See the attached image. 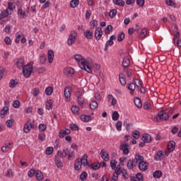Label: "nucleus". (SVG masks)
Returning <instances> with one entry per match:
<instances>
[{
    "label": "nucleus",
    "instance_id": "1",
    "mask_svg": "<svg viewBox=\"0 0 181 181\" xmlns=\"http://www.w3.org/2000/svg\"><path fill=\"white\" fill-rule=\"evenodd\" d=\"M74 59L78 63L79 67L81 69V70H85V71H87V73H93L91 64L90 62L86 61L83 56L81 54H76L74 56Z\"/></svg>",
    "mask_w": 181,
    "mask_h": 181
},
{
    "label": "nucleus",
    "instance_id": "2",
    "mask_svg": "<svg viewBox=\"0 0 181 181\" xmlns=\"http://www.w3.org/2000/svg\"><path fill=\"white\" fill-rule=\"evenodd\" d=\"M32 73H33V64L32 62L23 67V74L25 78H29Z\"/></svg>",
    "mask_w": 181,
    "mask_h": 181
},
{
    "label": "nucleus",
    "instance_id": "3",
    "mask_svg": "<svg viewBox=\"0 0 181 181\" xmlns=\"http://www.w3.org/2000/svg\"><path fill=\"white\" fill-rule=\"evenodd\" d=\"M156 119L157 122L168 121L169 119V115L165 111H160L156 115Z\"/></svg>",
    "mask_w": 181,
    "mask_h": 181
},
{
    "label": "nucleus",
    "instance_id": "4",
    "mask_svg": "<svg viewBox=\"0 0 181 181\" xmlns=\"http://www.w3.org/2000/svg\"><path fill=\"white\" fill-rule=\"evenodd\" d=\"M129 144L127 141H122L120 144V151H122L124 155H128L129 153Z\"/></svg>",
    "mask_w": 181,
    "mask_h": 181
},
{
    "label": "nucleus",
    "instance_id": "5",
    "mask_svg": "<svg viewBox=\"0 0 181 181\" xmlns=\"http://www.w3.org/2000/svg\"><path fill=\"white\" fill-rule=\"evenodd\" d=\"M35 128V124H33L30 120L26 122V123L24 125L23 131L25 134H29L30 132V129Z\"/></svg>",
    "mask_w": 181,
    "mask_h": 181
},
{
    "label": "nucleus",
    "instance_id": "6",
    "mask_svg": "<svg viewBox=\"0 0 181 181\" xmlns=\"http://www.w3.org/2000/svg\"><path fill=\"white\" fill-rule=\"evenodd\" d=\"M131 181H144V175L141 173H138L136 175H132L130 176Z\"/></svg>",
    "mask_w": 181,
    "mask_h": 181
},
{
    "label": "nucleus",
    "instance_id": "7",
    "mask_svg": "<svg viewBox=\"0 0 181 181\" xmlns=\"http://www.w3.org/2000/svg\"><path fill=\"white\" fill-rule=\"evenodd\" d=\"M148 166H149V163L146 161L139 163V169L141 172H146L148 170Z\"/></svg>",
    "mask_w": 181,
    "mask_h": 181
},
{
    "label": "nucleus",
    "instance_id": "8",
    "mask_svg": "<svg viewBox=\"0 0 181 181\" xmlns=\"http://www.w3.org/2000/svg\"><path fill=\"white\" fill-rule=\"evenodd\" d=\"M70 152V150L69 148H64L63 151H57V156L61 158V159H63V158H66L67 155H69V153Z\"/></svg>",
    "mask_w": 181,
    "mask_h": 181
},
{
    "label": "nucleus",
    "instance_id": "9",
    "mask_svg": "<svg viewBox=\"0 0 181 181\" xmlns=\"http://www.w3.org/2000/svg\"><path fill=\"white\" fill-rule=\"evenodd\" d=\"M62 158L58 155L54 157V163L58 169L63 168V162H62Z\"/></svg>",
    "mask_w": 181,
    "mask_h": 181
},
{
    "label": "nucleus",
    "instance_id": "10",
    "mask_svg": "<svg viewBox=\"0 0 181 181\" xmlns=\"http://www.w3.org/2000/svg\"><path fill=\"white\" fill-rule=\"evenodd\" d=\"M88 156H87V154H84L81 158H80V162L81 164L83 166H90V163H88Z\"/></svg>",
    "mask_w": 181,
    "mask_h": 181
},
{
    "label": "nucleus",
    "instance_id": "11",
    "mask_svg": "<svg viewBox=\"0 0 181 181\" xmlns=\"http://www.w3.org/2000/svg\"><path fill=\"white\" fill-rule=\"evenodd\" d=\"M95 37L96 40H100L103 37V30L98 27L95 30Z\"/></svg>",
    "mask_w": 181,
    "mask_h": 181
},
{
    "label": "nucleus",
    "instance_id": "12",
    "mask_svg": "<svg viewBox=\"0 0 181 181\" xmlns=\"http://www.w3.org/2000/svg\"><path fill=\"white\" fill-rule=\"evenodd\" d=\"M142 141H144V142H145L146 144H149L151 142H152V136H151V134H148V133H145L142 135V138H141Z\"/></svg>",
    "mask_w": 181,
    "mask_h": 181
},
{
    "label": "nucleus",
    "instance_id": "13",
    "mask_svg": "<svg viewBox=\"0 0 181 181\" xmlns=\"http://www.w3.org/2000/svg\"><path fill=\"white\" fill-rule=\"evenodd\" d=\"M100 156L105 162H108V160H110V155L105 151V149L101 150Z\"/></svg>",
    "mask_w": 181,
    "mask_h": 181
},
{
    "label": "nucleus",
    "instance_id": "14",
    "mask_svg": "<svg viewBox=\"0 0 181 181\" xmlns=\"http://www.w3.org/2000/svg\"><path fill=\"white\" fill-rule=\"evenodd\" d=\"M64 74L68 77H71V76L74 74V69L71 67L65 68L64 70Z\"/></svg>",
    "mask_w": 181,
    "mask_h": 181
},
{
    "label": "nucleus",
    "instance_id": "15",
    "mask_svg": "<svg viewBox=\"0 0 181 181\" xmlns=\"http://www.w3.org/2000/svg\"><path fill=\"white\" fill-rule=\"evenodd\" d=\"M165 158V153L162 151H158L154 157L155 160L159 161Z\"/></svg>",
    "mask_w": 181,
    "mask_h": 181
},
{
    "label": "nucleus",
    "instance_id": "16",
    "mask_svg": "<svg viewBox=\"0 0 181 181\" xmlns=\"http://www.w3.org/2000/svg\"><path fill=\"white\" fill-rule=\"evenodd\" d=\"M16 64L18 69H23V67H25V66H23L25 64V59L23 58L17 59Z\"/></svg>",
    "mask_w": 181,
    "mask_h": 181
},
{
    "label": "nucleus",
    "instance_id": "17",
    "mask_svg": "<svg viewBox=\"0 0 181 181\" xmlns=\"http://www.w3.org/2000/svg\"><path fill=\"white\" fill-rule=\"evenodd\" d=\"M64 93V97H65L66 101L67 102L70 101V98H71V93H70V88H65Z\"/></svg>",
    "mask_w": 181,
    "mask_h": 181
},
{
    "label": "nucleus",
    "instance_id": "18",
    "mask_svg": "<svg viewBox=\"0 0 181 181\" xmlns=\"http://www.w3.org/2000/svg\"><path fill=\"white\" fill-rule=\"evenodd\" d=\"M47 59L49 63H53V59H54V52L53 50L49 49L47 52Z\"/></svg>",
    "mask_w": 181,
    "mask_h": 181
},
{
    "label": "nucleus",
    "instance_id": "19",
    "mask_svg": "<svg viewBox=\"0 0 181 181\" xmlns=\"http://www.w3.org/2000/svg\"><path fill=\"white\" fill-rule=\"evenodd\" d=\"M175 146H176V143L174 141H170L168 144V150L170 152H173L175 151Z\"/></svg>",
    "mask_w": 181,
    "mask_h": 181
},
{
    "label": "nucleus",
    "instance_id": "20",
    "mask_svg": "<svg viewBox=\"0 0 181 181\" xmlns=\"http://www.w3.org/2000/svg\"><path fill=\"white\" fill-rule=\"evenodd\" d=\"M127 166L129 170H132L135 166V159L129 160Z\"/></svg>",
    "mask_w": 181,
    "mask_h": 181
},
{
    "label": "nucleus",
    "instance_id": "21",
    "mask_svg": "<svg viewBox=\"0 0 181 181\" xmlns=\"http://www.w3.org/2000/svg\"><path fill=\"white\" fill-rule=\"evenodd\" d=\"M107 100L108 102L110 103V105H115V104H117V99H115L112 95H108Z\"/></svg>",
    "mask_w": 181,
    "mask_h": 181
},
{
    "label": "nucleus",
    "instance_id": "22",
    "mask_svg": "<svg viewBox=\"0 0 181 181\" xmlns=\"http://www.w3.org/2000/svg\"><path fill=\"white\" fill-rule=\"evenodd\" d=\"M127 88L130 91V94H134L135 89L136 88V86L134 83H131L128 84Z\"/></svg>",
    "mask_w": 181,
    "mask_h": 181
},
{
    "label": "nucleus",
    "instance_id": "23",
    "mask_svg": "<svg viewBox=\"0 0 181 181\" xmlns=\"http://www.w3.org/2000/svg\"><path fill=\"white\" fill-rule=\"evenodd\" d=\"M70 132L71 131L69 129H66L65 130H61L59 134V138H64V136H66V135H69Z\"/></svg>",
    "mask_w": 181,
    "mask_h": 181
},
{
    "label": "nucleus",
    "instance_id": "24",
    "mask_svg": "<svg viewBox=\"0 0 181 181\" xmlns=\"http://www.w3.org/2000/svg\"><path fill=\"white\" fill-rule=\"evenodd\" d=\"M9 16V11L7 9L3 10L0 13V20L4 19V18H8Z\"/></svg>",
    "mask_w": 181,
    "mask_h": 181
},
{
    "label": "nucleus",
    "instance_id": "25",
    "mask_svg": "<svg viewBox=\"0 0 181 181\" xmlns=\"http://www.w3.org/2000/svg\"><path fill=\"white\" fill-rule=\"evenodd\" d=\"M134 103L137 108H142V102L139 98H134Z\"/></svg>",
    "mask_w": 181,
    "mask_h": 181
},
{
    "label": "nucleus",
    "instance_id": "26",
    "mask_svg": "<svg viewBox=\"0 0 181 181\" xmlns=\"http://www.w3.org/2000/svg\"><path fill=\"white\" fill-rule=\"evenodd\" d=\"M74 169L75 170H80L81 169V166H83V165H81V163L80 161V158H78L74 163Z\"/></svg>",
    "mask_w": 181,
    "mask_h": 181
},
{
    "label": "nucleus",
    "instance_id": "27",
    "mask_svg": "<svg viewBox=\"0 0 181 181\" xmlns=\"http://www.w3.org/2000/svg\"><path fill=\"white\" fill-rule=\"evenodd\" d=\"M144 156L139 155V154H136L135 156V162H136V163H141L142 162H145V160H144Z\"/></svg>",
    "mask_w": 181,
    "mask_h": 181
},
{
    "label": "nucleus",
    "instance_id": "28",
    "mask_svg": "<svg viewBox=\"0 0 181 181\" xmlns=\"http://www.w3.org/2000/svg\"><path fill=\"white\" fill-rule=\"evenodd\" d=\"M119 80L120 81V84H122V86L127 85V81L125 80V78H124V74L120 73L119 74Z\"/></svg>",
    "mask_w": 181,
    "mask_h": 181
},
{
    "label": "nucleus",
    "instance_id": "29",
    "mask_svg": "<svg viewBox=\"0 0 181 181\" xmlns=\"http://www.w3.org/2000/svg\"><path fill=\"white\" fill-rule=\"evenodd\" d=\"M9 111V107L7 106H5L3 107V109L0 111V115L1 118H5V114Z\"/></svg>",
    "mask_w": 181,
    "mask_h": 181
},
{
    "label": "nucleus",
    "instance_id": "30",
    "mask_svg": "<svg viewBox=\"0 0 181 181\" xmlns=\"http://www.w3.org/2000/svg\"><path fill=\"white\" fill-rule=\"evenodd\" d=\"M83 35L86 39H92L93 38V32H91L90 30H86Z\"/></svg>",
    "mask_w": 181,
    "mask_h": 181
},
{
    "label": "nucleus",
    "instance_id": "31",
    "mask_svg": "<svg viewBox=\"0 0 181 181\" xmlns=\"http://www.w3.org/2000/svg\"><path fill=\"white\" fill-rule=\"evenodd\" d=\"M18 15L21 19H24L25 16H26V12L23 11L22 8H19L18 10Z\"/></svg>",
    "mask_w": 181,
    "mask_h": 181
},
{
    "label": "nucleus",
    "instance_id": "32",
    "mask_svg": "<svg viewBox=\"0 0 181 181\" xmlns=\"http://www.w3.org/2000/svg\"><path fill=\"white\" fill-rule=\"evenodd\" d=\"M80 110V107L77 105H72L71 107V111L73 112V114H74L75 115H78V111Z\"/></svg>",
    "mask_w": 181,
    "mask_h": 181
},
{
    "label": "nucleus",
    "instance_id": "33",
    "mask_svg": "<svg viewBox=\"0 0 181 181\" xmlns=\"http://www.w3.org/2000/svg\"><path fill=\"white\" fill-rule=\"evenodd\" d=\"M153 177H155V179H159L160 177H162V171L160 170H156L153 173Z\"/></svg>",
    "mask_w": 181,
    "mask_h": 181
},
{
    "label": "nucleus",
    "instance_id": "34",
    "mask_svg": "<svg viewBox=\"0 0 181 181\" xmlns=\"http://www.w3.org/2000/svg\"><path fill=\"white\" fill-rule=\"evenodd\" d=\"M90 118H91V116H89V115H81V119L83 122H88V121H90Z\"/></svg>",
    "mask_w": 181,
    "mask_h": 181
},
{
    "label": "nucleus",
    "instance_id": "35",
    "mask_svg": "<svg viewBox=\"0 0 181 181\" xmlns=\"http://www.w3.org/2000/svg\"><path fill=\"white\" fill-rule=\"evenodd\" d=\"M35 173V176L37 180H43V174H42V172L40 170H37Z\"/></svg>",
    "mask_w": 181,
    "mask_h": 181
},
{
    "label": "nucleus",
    "instance_id": "36",
    "mask_svg": "<svg viewBox=\"0 0 181 181\" xmlns=\"http://www.w3.org/2000/svg\"><path fill=\"white\" fill-rule=\"evenodd\" d=\"M114 5H118L119 6H124L125 5V2L124 0H113Z\"/></svg>",
    "mask_w": 181,
    "mask_h": 181
},
{
    "label": "nucleus",
    "instance_id": "37",
    "mask_svg": "<svg viewBox=\"0 0 181 181\" xmlns=\"http://www.w3.org/2000/svg\"><path fill=\"white\" fill-rule=\"evenodd\" d=\"M119 118V113H118L117 111H115L112 114V119L113 121H118V119Z\"/></svg>",
    "mask_w": 181,
    "mask_h": 181
},
{
    "label": "nucleus",
    "instance_id": "38",
    "mask_svg": "<svg viewBox=\"0 0 181 181\" xmlns=\"http://www.w3.org/2000/svg\"><path fill=\"white\" fill-rule=\"evenodd\" d=\"M53 105V101L52 100H49L46 102L45 103V108L46 110H52V107Z\"/></svg>",
    "mask_w": 181,
    "mask_h": 181
},
{
    "label": "nucleus",
    "instance_id": "39",
    "mask_svg": "<svg viewBox=\"0 0 181 181\" xmlns=\"http://www.w3.org/2000/svg\"><path fill=\"white\" fill-rule=\"evenodd\" d=\"M38 129H39L40 132H45V131H46V129H47V126L45 124H40L38 126Z\"/></svg>",
    "mask_w": 181,
    "mask_h": 181
},
{
    "label": "nucleus",
    "instance_id": "40",
    "mask_svg": "<svg viewBox=\"0 0 181 181\" xmlns=\"http://www.w3.org/2000/svg\"><path fill=\"white\" fill-rule=\"evenodd\" d=\"M90 107L92 110H95L98 107V103L95 100H92L90 103Z\"/></svg>",
    "mask_w": 181,
    "mask_h": 181
},
{
    "label": "nucleus",
    "instance_id": "41",
    "mask_svg": "<svg viewBox=\"0 0 181 181\" xmlns=\"http://www.w3.org/2000/svg\"><path fill=\"white\" fill-rule=\"evenodd\" d=\"M130 64V62H129V59L127 58H124L122 61V67H128V66H129Z\"/></svg>",
    "mask_w": 181,
    "mask_h": 181
},
{
    "label": "nucleus",
    "instance_id": "42",
    "mask_svg": "<svg viewBox=\"0 0 181 181\" xmlns=\"http://www.w3.org/2000/svg\"><path fill=\"white\" fill-rule=\"evenodd\" d=\"M100 168H101V164H100V163H95L91 165V168L93 170H98Z\"/></svg>",
    "mask_w": 181,
    "mask_h": 181
},
{
    "label": "nucleus",
    "instance_id": "43",
    "mask_svg": "<svg viewBox=\"0 0 181 181\" xmlns=\"http://www.w3.org/2000/svg\"><path fill=\"white\" fill-rule=\"evenodd\" d=\"M74 158H76V153L74 151L68 153V160H74Z\"/></svg>",
    "mask_w": 181,
    "mask_h": 181
},
{
    "label": "nucleus",
    "instance_id": "44",
    "mask_svg": "<svg viewBox=\"0 0 181 181\" xmlns=\"http://www.w3.org/2000/svg\"><path fill=\"white\" fill-rule=\"evenodd\" d=\"M18 86V82L15 81L14 79H11L9 83V87L10 88H15Z\"/></svg>",
    "mask_w": 181,
    "mask_h": 181
},
{
    "label": "nucleus",
    "instance_id": "45",
    "mask_svg": "<svg viewBox=\"0 0 181 181\" xmlns=\"http://www.w3.org/2000/svg\"><path fill=\"white\" fill-rule=\"evenodd\" d=\"M112 45H114V41H111V40H107L105 45V52H107V50H108V47L112 46Z\"/></svg>",
    "mask_w": 181,
    "mask_h": 181
},
{
    "label": "nucleus",
    "instance_id": "46",
    "mask_svg": "<svg viewBox=\"0 0 181 181\" xmlns=\"http://www.w3.org/2000/svg\"><path fill=\"white\" fill-rule=\"evenodd\" d=\"M125 39V34L124 33H120L117 35V41L122 42Z\"/></svg>",
    "mask_w": 181,
    "mask_h": 181
},
{
    "label": "nucleus",
    "instance_id": "47",
    "mask_svg": "<svg viewBox=\"0 0 181 181\" xmlns=\"http://www.w3.org/2000/svg\"><path fill=\"white\" fill-rule=\"evenodd\" d=\"M70 129H71V131H78L80 128L77 124L72 123L70 124Z\"/></svg>",
    "mask_w": 181,
    "mask_h": 181
},
{
    "label": "nucleus",
    "instance_id": "48",
    "mask_svg": "<svg viewBox=\"0 0 181 181\" xmlns=\"http://www.w3.org/2000/svg\"><path fill=\"white\" fill-rule=\"evenodd\" d=\"M71 8H76V6H78V0H71L70 2Z\"/></svg>",
    "mask_w": 181,
    "mask_h": 181
},
{
    "label": "nucleus",
    "instance_id": "49",
    "mask_svg": "<svg viewBox=\"0 0 181 181\" xmlns=\"http://www.w3.org/2000/svg\"><path fill=\"white\" fill-rule=\"evenodd\" d=\"M45 94L46 95H52V94H53V88L47 87L45 89Z\"/></svg>",
    "mask_w": 181,
    "mask_h": 181
},
{
    "label": "nucleus",
    "instance_id": "50",
    "mask_svg": "<svg viewBox=\"0 0 181 181\" xmlns=\"http://www.w3.org/2000/svg\"><path fill=\"white\" fill-rule=\"evenodd\" d=\"M76 101L78 105L83 107V105L84 104V98L78 97Z\"/></svg>",
    "mask_w": 181,
    "mask_h": 181
},
{
    "label": "nucleus",
    "instance_id": "51",
    "mask_svg": "<svg viewBox=\"0 0 181 181\" xmlns=\"http://www.w3.org/2000/svg\"><path fill=\"white\" fill-rule=\"evenodd\" d=\"M134 83L135 86L137 87V88L142 87V81H139V79L134 78Z\"/></svg>",
    "mask_w": 181,
    "mask_h": 181
},
{
    "label": "nucleus",
    "instance_id": "52",
    "mask_svg": "<svg viewBox=\"0 0 181 181\" xmlns=\"http://www.w3.org/2000/svg\"><path fill=\"white\" fill-rule=\"evenodd\" d=\"M124 127H126L127 131H129L131 129V127H132V124L128 123V120H125L123 123Z\"/></svg>",
    "mask_w": 181,
    "mask_h": 181
},
{
    "label": "nucleus",
    "instance_id": "53",
    "mask_svg": "<svg viewBox=\"0 0 181 181\" xmlns=\"http://www.w3.org/2000/svg\"><path fill=\"white\" fill-rule=\"evenodd\" d=\"M87 176H88V174H87V172H83L80 175V180L81 181L86 180Z\"/></svg>",
    "mask_w": 181,
    "mask_h": 181
},
{
    "label": "nucleus",
    "instance_id": "54",
    "mask_svg": "<svg viewBox=\"0 0 181 181\" xmlns=\"http://www.w3.org/2000/svg\"><path fill=\"white\" fill-rule=\"evenodd\" d=\"M69 37H71V39H74V40H76V39L77 38V32L74 30L71 31Z\"/></svg>",
    "mask_w": 181,
    "mask_h": 181
},
{
    "label": "nucleus",
    "instance_id": "55",
    "mask_svg": "<svg viewBox=\"0 0 181 181\" xmlns=\"http://www.w3.org/2000/svg\"><path fill=\"white\" fill-rule=\"evenodd\" d=\"M116 129L119 132L122 130V122L118 121L116 123Z\"/></svg>",
    "mask_w": 181,
    "mask_h": 181
},
{
    "label": "nucleus",
    "instance_id": "56",
    "mask_svg": "<svg viewBox=\"0 0 181 181\" xmlns=\"http://www.w3.org/2000/svg\"><path fill=\"white\" fill-rule=\"evenodd\" d=\"M132 135H133V138H134V139H139L141 134L139 133V132L138 130H135L132 132Z\"/></svg>",
    "mask_w": 181,
    "mask_h": 181
},
{
    "label": "nucleus",
    "instance_id": "57",
    "mask_svg": "<svg viewBox=\"0 0 181 181\" xmlns=\"http://www.w3.org/2000/svg\"><path fill=\"white\" fill-rule=\"evenodd\" d=\"M53 151H54L53 147H47L45 150V153L46 155H52L53 153Z\"/></svg>",
    "mask_w": 181,
    "mask_h": 181
},
{
    "label": "nucleus",
    "instance_id": "58",
    "mask_svg": "<svg viewBox=\"0 0 181 181\" xmlns=\"http://www.w3.org/2000/svg\"><path fill=\"white\" fill-rule=\"evenodd\" d=\"M110 18H115L117 16V9H112L109 13Z\"/></svg>",
    "mask_w": 181,
    "mask_h": 181
},
{
    "label": "nucleus",
    "instance_id": "59",
    "mask_svg": "<svg viewBox=\"0 0 181 181\" xmlns=\"http://www.w3.org/2000/svg\"><path fill=\"white\" fill-rule=\"evenodd\" d=\"M35 173H36V171H35V169L31 168L28 173V177H33L35 176Z\"/></svg>",
    "mask_w": 181,
    "mask_h": 181
},
{
    "label": "nucleus",
    "instance_id": "60",
    "mask_svg": "<svg viewBox=\"0 0 181 181\" xmlns=\"http://www.w3.org/2000/svg\"><path fill=\"white\" fill-rule=\"evenodd\" d=\"M111 30H112V25H107L105 30V34L110 35V32H111Z\"/></svg>",
    "mask_w": 181,
    "mask_h": 181
},
{
    "label": "nucleus",
    "instance_id": "61",
    "mask_svg": "<svg viewBox=\"0 0 181 181\" xmlns=\"http://www.w3.org/2000/svg\"><path fill=\"white\" fill-rule=\"evenodd\" d=\"M8 9L9 11H11V12H13V10L15 9V5L12 2H8Z\"/></svg>",
    "mask_w": 181,
    "mask_h": 181
},
{
    "label": "nucleus",
    "instance_id": "62",
    "mask_svg": "<svg viewBox=\"0 0 181 181\" xmlns=\"http://www.w3.org/2000/svg\"><path fill=\"white\" fill-rule=\"evenodd\" d=\"M13 124V119H8L6 122V125L7 128H11V127H12Z\"/></svg>",
    "mask_w": 181,
    "mask_h": 181
},
{
    "label": "nucleus",
    "instance_id": "63",
    "mask_svg": "<svg viewBox=\"0 0 181 181\" xmlns=\"http://www.w3.org/2000/svg\"><path fill=\"white\" fill-rule=\"evenodd\" d=\"M136 4L138 6H139L140 8H142V6L145 5V0H136Z\"/></svg>",
    "mask_w": 181,
    "mask_h": 181
},
{
    "label": "nucleus",
    "instance_id": "64",
    "mask_svg": "<svg viewBox=\"0 0 181 181\" xmlns=\"http://www.w3.org/2000/svg\"><path fill=\"white\" fill-rule=\"evenodd\" d=\"M110 168L114 170L117 168V161L112 160L110 161Z\"/></svg>",
    "mask_w": 181,
    "mask_h": 181
}]
</instances>
